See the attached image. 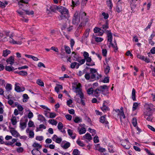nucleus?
<instances>
[{
    "instance_id": "22",
    "label": "nucleus",
    "mask_w": 155,
    "mask_h": 155,
    "mask_svg": "<svg viewBox=\"0 0 155 155\" xmlns=\"http://www.w3.org/2000/svg\"><path fill=\"white\" fill-rule=\"evenodd\" d=\"M9 41L10 43L13 44L21 45V41H15L11 38L9 39Z\"/></svg>"
},
{
    "instance_id": "7",
    "label": "nucleus",
    "mask_w": 155,
    "mask_h": 155,
    "mask_svg": "<svg viewBox=\"0 0 155 155\" xmlns=\"http://www.w3.org/2000/svg\"><path fill=\"white\" fill-rule=\"evenodd\" d=\"M121 145L126 149H128L130 148V144L128 140H123L121 141Z\"/></svg>"
},
{
    "instance_id": "51",
    "label": "nucleus",
    "mask_w": 155,
    "mask_h": 155,
    "mask_svg": "<svg viewBox=\"0 0 155 155\" xmlns=\"http://www.w3.org/2000/svg\"><path fill=\"white\" fill-rule=\"evenodd\" d=\"M87 93L89 94H91L93 93L94 94V91L93 88L91 87L87 89Z\"/></svg>"
},
{
    "instance_id": "11",
    "label": "nucleus",
    "mask_w": 155,
    "mask_h": 155,
    "mask_svg": "<svg viewBox=\"0 0 155 155\" xmlns=\"http://www.w3.org/2000/svg\"><path fill=\"white\" fill-rule=\"evenodd\" d=\"M82 140H85L86 141H90L92 140V137L90 134L87 133L84 136H83L82 139Z\"/></svg>"
},
{
    "instance_id": "23",
    "label": "nucleus",
    "mask_w": 155,
    "mask_h": 155,
    "mask_svg": "<svg viewBox=\"0 0 155 155\" xmlns=\"http://www.w3.org/2000/svg\"><path fill=\"white\" fill-rule=\"evenodd\" d=\"M68 132L69 135L71 137V138L73 139H74L76 137L75 134H74L73 132V130L71 129H68Z\"/></svg>"
},
{
    "instance_id": "48",
    "label": "nucleus",
    "mask_w": 155,
    "mask_h": 155,
    "mask_svg": "<svg viewBox=\"0 0 155 155\" xmlns=\"http://www.w3.org/2000/svg\"><path fill=\"white\" fill-rule=\"evenodd\" d=\"M114 43H115L114 44H112V42H111V43H110V44L111 45V46L113 47V48L115 49L114 51L115 52H116V51L118 49V48H117V44L116 43V42H115Z\"/></svg>"
},
{
    "instance_id": "24",
    "label": "nucleus",
    "mask_w": 155,
    "mask_h": 155,
    "mask_svg": "<svg viewBox=\"0 0 155 155\" xmlns=\"http://www.w3.org/2000/svg\"><path fill=\"white\" fill-rule=\"evenodd\" d=\"M101 92V91L98 88H97L94 91L93 94L95 97H97L100 95Z\"/></svg>"
},
{
    "instance_id": "8",
    "label": "nucleus",
    "mask_w": 155,
    "mask_h": 155,
    "mask_svg": "<svg viewBox=\"0 0 155 155\" xmlns=\"http://www.w3.org/2000/svg\"><path fill=\"white\" fill-rule=\"evenodd\" d=\"M144 116L145 118L148 121H151L153 117L151 112H144Z\"/></svg>"
},
{
    "instance_id": "55",
    "label": "nucleus",
    "mask_w": 155,
    "mask_h": 155,
    "mask_svg": "<svg viewBox=\"0 0 155 155\" xmlns=\"http://www.w3.org/2000/svg\"><path fill=\"white\" fill-rule=\"evenodd\" d=\"M137 122L136 118H133L132 120V124L133 126L135 127H136L137 125Z\"/></svg>"
},
{
    "instance_id": "17",
    "label": "nucleus",
    "mask_w": 155,
    "mask_h": 155,
    "mask_svg": "<svg viewBox=\"0 0 155 155\" xmlns=\"http://www.w3.org/2000/svg\"><path fill=\"white\" fill-rule=\"evenodd\" d=\"M28 1V0H19L18 2V4L20 8H22V6H23V3L27 4Z\"/></svg>"
},
{
    "instance_id": "6",
    "label": "nucleus",
    "mask_w": 155,
    "mask_h": 155,
    "mask_svg": "<svg viewBox=\"0 0 155 155\" xmlns=\"http://www.w3.org/2000/svg\"><path fill=\"white\" fill-rule=\"evenodd\" d=\"M80 21V19L78 12H76L74 15L72 20V22L74 24H78Z\"/></svg>"
},
{
    "instance_id": "19",
    "label": "nucleus",
    "mask_w": 155,
    "mask_h": 155,
    "mask_svg": "<svg viewBox=\"0 0 155 155\" xmlns=\"http://www.w3.org/2000/svg\"><path fill=\"white\" fill-rule=\"evenodd\" d=\"M137 1V0H131V1L130 2V5L131 10H132L136 7V3Z\"/></svg>"
},
{
    "instance_id": "21",
    "label": "nucleus",
    "mask_w": 155,
    "mask_h": 155,
    "mask_svg": "<svg viewBox=\"0 0 155 155\" xmlns=\"http://www.w3.org/2000/svg\"><path fill=\"white\" fill-rule=\"evenodd\" d=\"M100 121L102 123L106 125V126H107V125L108 124V122L105 120V117L104 116H103L101 117L100 118Z\"/></svg>"
},
{
    "instance_id": "45",
    "label": "nucleus",
    "mask_w": 155,
    "mask_h": 155,
    "mask_svg": "<svg viewBox=\"0 0 155 155\" xmlns=\"http://www.w3.org/2000/svg\"><path fill=\"white\" fill-rule=\"evenodd\" d=\"M86 130L85 128L84 127H81L79 130V133L80 134H83L85 133Z\"/></svg>"
},
{
    "instance_id": "15",
    "label": "nucleus",
    "mask_w": 155,
    "mask_h": 155,
    "mask_svg": "<svg viewBox=\"0 0 155 155\" xmlns=\"http://www.w3.org/2000/svg\"><path fill=\"white\" fill-rule=\"evenodd\" d=\"M10 132L12 135L15 137H18L19 136V134L13 128L10 130Z\"/></svg>"
},
{
    "instance_id": "46",
    "label": "nucleus",
    "mask_w": 155,
    "mask_h": 155,
    "mask_svg": "<svg viewBox=\"0 0 155 155\" xmlns=\"http://www.w3.org/2000/svg\"><path fill=\"white\" fill-rule=\"evenodd\" d=\"M23 101L24 102H26L28 101L29 98L28 95L26 94H24L23 95Z\"/></svg>"
},
{
    "instance_id": "44",
    "label": "nucleus",
    "mask_w": 155,
    "mask_h": 155,
    "mask_svg": "<svg viewBox=\"0 0 155 155\" xmlns=\"http://www.w3.org/2000/svg\"><path fill=\"white\" fill-rule=\"evenodd\" d=\"M90 31V29H89L88 28L87 29L84 33L83 37L85 38H87L88 36Z\"/></svg>"
},
{
    "instance_id": "31",
    "label": "nucleus",
    "mask_w": 155,
    "mask_h": 155,
    "mask_svg": "<svg viewBox=\"0 0 155 155\" xmlns=\"http://www.w3.org/2000/svg\"><path fill=\"white\" fill-rule=\"evenodd\" d=\"M5 89L7 91H10L12 89V85L10 84H6Z\"/></svg>"
},
{
    "instance_id": "33",
    "label": "nucleus",
    "mask_w": 155,
    "mask_h": 155,
    "mask_svg": "<svg viewBox=\"0 0 155 155\" xmlns=\"http://www.w3.org/2000/svg\"><path fill=\"white\" fill-rule=\"evenodd\" d=\"M11 52L10 50L8 49H6L3 50V51L2 55L4 57L7 56L8 54H9Z\"/></svg>"
},
{
    "instance_id": "27",
    "label": "nucleus",
    "mask_w": 155,
    "mask_h": 155,
    "mask_svg": "<svg viewBox=\"0 0 155 155\" xmlns=\"http://www.w3.org/2000/svg\"><path fill=\"white\" fill-rule=\"evenodd\" d=\"M140 103L137 102H134L133 104L132 107V110L134 111L137 109L138 107L140 106Z\"/></svg>"
},
{
    "instance_id": "18",
    "label": "nucleus",
    "mask_w": 155,
    "mask_h": 155,
    "mask_svg": "<svg viewBox=\"0 0 155 155\" xmlns=\"http://www.w3.org/2000/svg\"><path fill=\"white\" fill-rule=\"evenodd\" d=\"M14 58L13 56H10L6 60V62L8 64L11 65L13 64L14 63Z\"/></svg>"
},
{
    "instance_id": "20",
    "label": "nucleus",
    "mask_w": 155,
    "mask_h": 155,
    "mask_svg": "<svg viewBox=\"0 0 155 155\" xmlns=\"http://www.w3.org/2000/svg\"><path fill=\"white\" fill-rule=\"evenodd\" d=\"M80 64L79 63L74 62L71 63V68L72 69L76 68L77 69L78 68Z\"/></svg>"
},
{
    "instance_id": "38",
    "label": "nucleus",
    "mask_w": 155,
    "mask_h": 155,
    "mask_svg": "<svg viewBox=\"0 0 155 155\" xmlns=\"http://www.w3.org/2000/svg\"><path fill=\"white\" fill-rule=\"evenodd\" d=\"M72 3L73 7L77 6L79 4V0H72Z\"/></svg>"
},
{
    "instance_id": "62",
    "label": "nucleus",
    "mask_w": 155,
    "mask_h": 155,
    "mask_svg": "<svg viewBox=\"0 0 155 155\" xmlns=\"http://www.w3.org/2000/svg\"><path fill=\"white\" fill-rule=\"evenodd\" d=\"M63 127V125L62 123L60 122L58 124V128L59 130H61Z\"/></svg>"
},
{
    "instance_id": "12",
    "label": "nucleus",
    "mask_w": 155,
    "mask_h": 155,
    "mask_svg": "<svg viewBox=\"0 0 155 155\" xmlns=\"http://www.w3.org/2000/svg\"><path fill=\"white\" fill-rule=\"evenodd\" d=\"M52 140L56 143H60L62 140L61 137L58 138L56 135H54L52 137Z\"/></svg>"
},
{
    "instance_id": "26",
    "label": "nucleus",
    "mask_w": 155,
    "mask_h": 155,
    "mask_svg": "<svg viewBox=\"0 0 155 155\" xmlns=\"http://www.w3.org/2000/svg\"><path fill=\"white\" fill-rule=\"evenodd\" d=\"M11 120L12 125H15L17 124V121L15 116L12 115Z\"/></svg>"
},
{
    "instance_id": "42",
    "label": "nucleus",
    "mask_w": 155,
    "mask_h": 155,
    "mask_svg": "<svg viewBox=\"0 0 155 155\" xmlns=\"http://www.w3.org/2000/svg\"><path fill=\"white\" fill-rule=\"evenodd\" d=\"M33 147H36V148L41 149V145L36 143H34L32 145Z\"/></svg>"
},
{
    "instance_id": "9",
    "label": "nucleus",
    "mask_w": 155,
    "mask_h": 155,
    "mask_svg": "<svg viewBox=\"0 0 155 155\" xmlns=\"http://www.w3.org/2000/svg\"><path fill=\"white\" fill-rule=\"evenodd\" d=\"M20 84L18 83H16L15 85V89L16 91L18 92H21L24 91L25 88L24 87L22 88L21 89L20 86Z\"/></svg>"
},
{
    "instance_id": "58",
    "label": "nucleus",
    "mask_w": 155,
    "mask_h": 155,
    "mask_svg": "<svg viewBox=\"0 0 155 155\" xmlns=\"http://www.w3.org/2000/svg\"><path fill=\"white\" fill-rule=\"evenodd\" d=\"M101 109L104 112L106 111L107 110H109L108 108L106 106L103 105V106L101 107Z\"/></svg>"
},
{
    "instance_id": "4",
    "label": "nucleus",
    "mask_w": 155,
    "mask_h": 155,
    "mask_svg": "<svg viewBox=\"0 0 155 155\" xmlns=\"http://www.w3.org/2000/svg\"><path fill=\"white\" fill-rule=\"evenodd\" d=\"M109 88L108 86L105 85L100 86L99 87L101 92L104 95L107 94L108 93Z\"/></svg>"
},
{
    "instance_id": "40",
    "label": "nucleus",
    "mask_w": 155,
    "mask_h": 155,
    "mask_svg": "<svg viewBox=\"0 0 155 155\" xmlns=\"http://www.w3.org/2000/svg\"><path fill=\"white\" fill-rule=\"evenodd\" d=\"M48 122L53 125H56L57 124V122L54 119H50L49 120Z\"/></svg>"
},
{
    "instance_id": "34",
    "label": "nucleus",
    "mask_w": 155,
    "mask_h": 155,
    "mask_svg": "<svg viewBox=\"0 0 155 155\" xmlns=\"http://www.w3.org/2000/svg\"><path fill=\"white\" fill-rule=\"evenodd\" d=\"M8 4V2L6 1L1 2L0 1V6L2 8H5Z\"/></svg>"
},
{
    "instance_id": "2",
    "label": "nucleus",
    "mask_w": 155,
    "mask_h": 155,
    "mask_svg": "<svg viewBox=\"0 0 155 155\" xmlns=\"http://www.w3.org/2000/svg\"><path fill=\"white\" fill-rule=\"evenodd\" d=\"M80 15L81 22L78 28V29H80L82 27L84 26L88 20V19L86 16V13L85 12L81 13Z\"/></svg>"
},
{
    "instance_id": "41",
    "label": "nucleus",
    "mask_w": 155,
    "mask_h": 155,
    "mask_svg": "<svg viewBox=\"0 0 155 155\" xmlns=\"http://www.w3.org/2000/svg\"><path fill=\"white\" fill-rule=\"evenodd\" d=\"M18 74L20 75L23 76H26L28 74L26 71H23L18 72Z\"/></svg>"
},
{
    "instance_id": "13",
    "label": "nucleus",
    "mask_w": 155,
    "mask_h": 155,
    "mask_svg": "<svg viewBox=\"0 0 155 155\" xmlns=\"http://www.w3.org/2000/svg\"><path fill=\"white\" fill-rule=\"evenodd\" d=\"M94 32L95 33H98V35L99 36H101L103 35L104 31H101V29L100 28L95 27L94 29Z\"/></svg>"
},
{
    "instance_id": "5",
    "label": "nucleus",
    "mask_w": 155,
    "mask_h": 155,
    "mask_svg": "<svg viewBox=\"0 0 155 155\" xmlns=\"http://www.w3.org/2000/svg\"><path fill=\"white\" fill-rule=\"evenodd\" d=\"M72 89L74 90V92L75 93H77L79 91V90H82L81 88V84L79 83H75L74 84V85L72 86Z\"/></svg>"
},
{
    "instance_id": "30",
    "label": "nucleus",
    "mask_w": 155,
    "mask_h": 155,
    "mask_svg": "<svg viewBox=\"0 0 155 155\" xmlns=\"http://www.w3.org/2000/svg\"><path fill=\"white\" fill-rule=\"evenodd\" d=\"M132 98L134 101L136 100V91L134 88H133L132 92Z\"/></svg>"
},
{
    "instance_id": "54",
    "label": "nucleus",
    "mask_w": 155,
    "mask_h": 155,
    "mask_svg": "<svg viewBox=\"0 0 155 155\" xmlns=\"http://www.w3.org/2000/svg\"><path fill=\"white\" fill-rule=\"evenodd\" d=\"M25 12L26 14L28 15H32L34 14V12L31 10L30 11H29L28 10H25L23 9H22Z\"/></svg>"
},
{
    "instance_id": "37",
    "label": "nucleus",
    "mask_w": 155,
    "mask_h": 155,
    "mask_svg": "<svg viewBox=\"0 0 155 155\" xmlns=\"http://www.w3.org/2000/svg\"><path fill=\"white\" fill-rule=\"evenodd\" d=\"M107 6L109 7L110 9H111L113 7V4L111 0H108L106 1Z\"/></svg>"
},
{
    "instance_id": "35",
    "label": "nucleus",
    "mask_w": 155,
    "mask_h": 155,
    "mask_svg": "<svg viewBox=\"0 0 155 155\" xmlns=\"http://www.w3.org/2000/svg\"><path fill=\"white\" fill-rule=\"evenodd\" d=\"M70 143L68 142L65 143L64 145H61V147L64 149H67L70 147Z\"/></svg>"
},
{
    "instance_id": "50",
    "label": "nucleus",
    "mask_w": 155,
    "mask_h": 155,
    "mask_svg": "<svg viewBox=\"0 0 155 155\" xmlns=\"http://www.w3.org/2000/svg\"><path fill=\"white\" fill-rule=\"evenodd\" d=\"M37 83L41 86H44V83L40 79H38L37 81Z\"/></svg>"
},
{
    "instance_id": "61",
    "label": "nucleus",
    "mask_w": 155,
    "mask_h": 155,
    "mask_svg": "<svg viewBox=\"0 0 155 155\" xmlns=\"http://www.w3.org/2000/svg\"><path fill=\"white\" fill-rule=\"evenodd\" d=\"M102 15L104 17V19H106L108 18L109 17V15L108 14L104 12H103L102 13Z\"/></svg>"
},
{
    "instance_id": "10",
    "label": "nucleus",
    "mask_w": 155,
    "mask_h": 155,
    "mask_svg": "<svg viewBox=\"0 0 155 155\" xmlns=\"http://www.w3.org/2000/svg\"><path fill=\"white\" fill-rule=\"evenodd\" d=\"M152 107V104L151 103H145L144 105V107L145 109L144 112H151V107Z\"/></svg>"
},
{
    "instance_id": "56",
    "label": "nucleus",
    "mask_w": 155,
    "mask_h": 155,
    "mask_svg": "<svg viewBox=\"0 0 155 155\" xmlns=\"http://www.w3.org/2000/svg\"><path fill=\"white\" fill-rule=\"evenodd\" d=\"M76 142L81 147H84L85 146V145L83 143L80 141L79 140H77Z\"/></svg>"
},
{
    "instance_id": "64",
    "label": "nucleus",
    "mask_w": 155,
    "mask_h": 155,
    "mask_svg": "<svg viewBox=\"0 0 155 155\" xmlns=\"http://www.w3.org/2000/svg\"><path fill=\"white\" fill-rule=\"evenodd\" d=\"M29 113L28 114V117L29 118H32L33 117V113L30 110H28Z\"/></svg>"
},
{
    "instance_id": "59",
    "label": "nucleus",
    "mask_w": 155,
    "mask_h": 155,
    "mask_svg": "<svg viewBox=\"0 0 155 155\" xmlns=\"http://www.w3.org/2000/svg\"><path fill=\"white\" fill-rule=\"evenodd\" d=\"M108 28V26L107 24H106L105 25H103L102 26V28L103 30H102V31H104L106 33V29H107Z\"/></svg>"
},
{
    "instance_id": "25",
    "label": "nucleus",
    "mask_w": 155,
    "mask_h": 155,
    "mask_svg": "<svg viewBox=\"0 0 155 155\" xmlns=\"http://www.w3.org/2000/svg\"><path fill=\"white\" fill-rule=\"evenodd\" d=\"M31 153L33 155H40L41 154L38 148L33 149L31 151Z\"/></svg>"
},
{
    "instance_id": "32",
    "label": "nucleus",
    "mask_w": 155,
    "mask_h": 155,
    "mask_svg": "<svg viewBox=\"0 0 155 155\" xmlns=\"http://www.w3.org/2000/svg\"><path fill=\"white\" fill-rule=\"evenodd\" d=\"M93 39H95V41L97 42H101L103 40V39L102 38L100 37H96L95 36H93Z\"/></svg>"
},
{
    "instance_id": "49",
    "label": "nucleus",
    "mask_w": 155,
    "mask_h": 155,
    "mask_svg": "<svg viewBox=\"0 0 155 155\" xmlns=\"http://www.w3.org/2000/svg\"><path fill=\"white\" fill-rule=\"evenodd\" d=\"M72 54H74V55L73 56L74 57V60L76 61H77V60H78L79 57L77 55V54L75 53L73 51L72 52Z\"/></svg>"
},
{
    "instance_id": "43",
    "label": "nucleus",
    "mask_w": 155,
    "mask_h": 155,
    "mask_svg": "<svg viewBox=\"0 0 155 155\" xmlns=\"http://www.w3.org/2000/svg\"><path fill=\"white\" fill-rule=\"evenodd\" d=\"M20 127L22 130L25 128L26 127V124L25 122H22L20 123Z\"/></svg>"
},
{
    "instance_id": "57",
    "label": "nucleus",
    "mask_w": 155,
    "mask_h": 155,
    "mask_svg": "<svg viewBox=\"0 0 155 155\" xmlns=\"http://www.w3.org/2000/svg\"><path fill=\"white\" fill-rule=\"evenodd\" d=\"M66 52L68 54H70L71 52V51L70 48L66 46H64Z\"/></svg>"
},
{
    "instance_id": "28",
    "label": "nucleus",
    "mask_w": 155,
    "mask_h": 155,
    "mask_svg": "<svg viewBox=\"0 0 155 155\" xmlns=\"http://www.w3.org/2000/svg\"><path fill=\"white\" fill-rule=\"evenodd\" d=\"M16 69H17V68L15 69L12 66H6L5 67V69L6 70L9 72L13 71Z\"/></svg>"
},
{
    "instance_id": "29",
    "label": "nucleus",
    "mask_w": 155,
    "mask_h": 155,
    "mask_svg": "<svg viewBox=\"0 0 155 155\" xmlns=\"http://www.w3.org/2000/svg\"><path fill=\"white\" fill-rule=\"evenodd\" d=\"M77 93L76 96H77L78 95L80 99L81 98H85V97L84 96L83 93L82 92V90H79V91H78L77 92V93Z\"/></svg>"
},
{
    "instance_id": "39",
    "label": "nucleus",
    "mask_w": 155,
    "mask_h": 155,
    "mask_svg": "<svg viewBox=\"0 0 155 155\" xmlns=\"http://www.w3.org/2000/svg\"><path fill=\"white\" fill-rule=\"evenodd\" d=\"M104 72L106 74L108 73L109 72L110 70V68L108 64L106 66V67H104Z\"/></svg>"
},
{
    "instance_id": "47",
    "label": "nucleus",
    "mask_w": 155,
    "mask_h": 155,
    "mask_svg": "<svg viewBox=\"0 0 155 155\" xmlns=\"http://www.w3.org/2000/svg\"><path fill=\"white\" fill-rule=\"evenodd\" d=\"M82 119L79 117H76L74 120V121L76 123H78L82 122Z\"/></svg>"
},
{
    "instance_id": "14",
    "label": "nucleus",
    "mask_w": 155,
    "mask_h": 155,
    "mask_svg": "<svg viewBox=\"0 0 155 155\" xmlns=\"http://www.w3.org/2000/svg\"><path fill=\"white\" fill-rule=\"evenodd\" d=\"M106 33L108 38V41L111 43L112 40V36L111 32L109 31H106Z\"/></svg>"
},
{
    "instance_id": "1",
    "label": "nucleus",
    "mask_w": 155,
    "mask_h": 155,
    "mask_svg": "<svg viewBox=\"0 0 155 155\" xmlns=\"http://www.w3.org/2000/svg\"><path fill=\"white\" fill-rule=\"evenodd\" d=\"M56 9L60 13V16L61 19L68 18L69 17L68 11L65 8L62 6H58L56 7Z\"/></svg>"
},
{
    "instance_id": "3",
    "label": "nucleus",
    "mask_w": 155,
    "mask_h": 155,
    "mask_svg": "<svg viewBox=\"0 0 155 155\" xmlns=\"http://www.w3.org/2000/svg\"><path fill=\"white\" fill-rule=\"evenodd\" d=\"M90 73L92 74L91 76V78L98 80L101 77V75L98 74L96 69L93 68H90Z\"/></svg>"
},
{
    "instance_id": "16",
    "label": "nucleus",
    "mask_w": 155,
    "mask_h": 155,
    "mask_svg": "<svg viewBox=\"0 0 155 155\" xmlns=\"http://www.w3.org/2000/svg\"><path fill=\"white\" fill-rule=\"evenodd\" d=\"M120 0H119L117 3V7H116V10L117 11V12H118L119 13L121 12L122 10V7L121 6V3L119 2Z\"/></svg>"
},
{
    "instance_id": "63",
    "label": "nucleus",
    "mask_w": 155,
    "mask_h": 155,
    "mask_svg": "<svg viewBox=\"0 0 155 155\" xmlns=\"http://www.w3.org/2000/svg\"><path fill=\"white\" fill-rule=\"evenodd\" d=\"M155 36V32L154 31L152 32V33L151 34L148 40H152L153 38Z\"/></svg>"
},
{
    "instance_id": "52",
    "label": "nucleus",
    "mask_w": 155,
    "mask_h": 155,
    "mask_svg": "<svg viewBox=\"0 0 155 155\" xmlns=\"http://www.w3.org/2000/svg\"><path fill=\"white\" fill-rule=\"evenodd\" d=\"M38 120L41 121H43L45 120V118L43 116L40 114L38 115Z\"/></svg>"
},
{
    "instance_id": "53",
    "label": "nucleus",
    "mask_w": 155,
    "mask_h": 155,
    "mask_svg": "<svg viewBox=\"0 0 155 155\" xmlns=\"http://www.w3.org/2000/svg\"><path fill=\"white\" fill-rule=\"evenodd\" d=\"M69 24V23H67L66 26H65V28H66L67 30L68 31L70 32V31H71V30H72V26H71L70 27H68Z\"/></svg>"
},
{
    "instance_id": "36",
    "label": "nucleus",
    "mask_w": 155,
    "mask_h": 155,
    "mask_svg": "<svg viewBox=\"0 0 155 155\" xmlns=\"http://www.w3.org/2000/svg\"><path fill=\"white\" fill-rule=\"evenodd\" d=\"M118 115L120 116L121 121L122 120V118H125V116L124 114V111H120L118 114Z\"/></svg>"
},
{
    "instance_id": "60",
    "label": "nucleus",
    "mask_w": 155,
    "mask_h": 155,
    "mask_svg": "<svg viewBox=\"0 0 155 155\" xmlns=\"http://www.w3.org/2000/svg\"><path fill=\"white\" fill-rule=\"evenodd\" d=\"M8 103L12 107H15V106L13 104L14 102L11 99L9 100L8 101Z\"/></svg>"
}]
</instances>
